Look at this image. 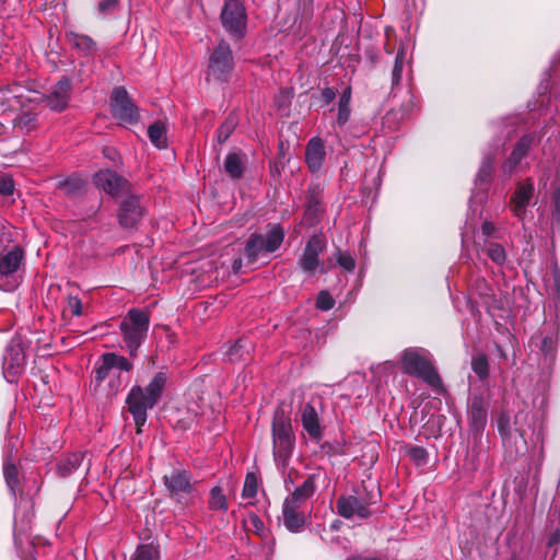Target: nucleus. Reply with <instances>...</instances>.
Returning <instances> with one entry per match:
<instances>
[{
	"label": "nucleus",
	"mask_w": 560,
	"mask_h": 560,
	"mask_svg": "<svg viewBox=\"0 0 560 560\" xmlns=\"http://www.w3.org/2000/svg\"><path fill=\"white\" fill-rule=\"evenodd\" d=\"M243 267V260L242 258H236L234 259L233 264H232V269L235 273H238L241 271Z\"/></svg>",
	"instance_id": "54"
},
{
	"label": "nucleus",
	"mask_w": 560,
	"mask_h": 560,
	"mask_svg": "<svg viewBox=\"0 0 560 560\" xmlns=\"http://www.w3.org/2000/svg\"><path fill=\"white\" fill-rule=\"evenodd\" d=\"M469 419L471 425L477 430H481L487 421V410L482 407L481 401H472L469 409Z\"/></svg>",
	"instance_id": "27"
},
{
	"label": "nucleus",
	"mask_w": 560,
	"mask_h": 560,
	"mask_svg": "<svg viewBox=\"0 0 560 560\" xmlns=\"http://www.w3.org/2000/svg\"><path fill=\"white\" fill-rule=\"evenodd\" d=\"M335 301L327 291H320L316 300L317 308L322 311H329L334 307Z\"/></svg>",
	"instance_id": "42"
},
{
	"label": "nucleus",
	"mask_w": 560,
	"mask_h": 560,
	"mask_svg": "<svg viewBox=\"0 0 560 560\" xmlns=\"http://www.w3.org/2000/svg\"><path fill=\"white\" fill-rule=\"evenodd\" d=\"M118 0H103L98 3V12L102 16L109 15L118 9Z\"/></svg>",
	"instance_id": "44"
},
{
	"label": "nucleus",
	"mask_w": 560,
	"mask_h": 560,
	"mask_svg": "<svg viewBox=\"0 0 560 560\" xmlns=\"http://www.w3.org/2000/svg\"><path fill=\"white\" fill-rule=\"evenodd\" d=\"M164 483L170 495L179 503H187L188 498L195 492L191 475L186 470H173L165 475Z\"/></svg>",
	"instance_id": "10"
},
{
	"label": "nucleus",
	"mask_w": 560,
	"mask_h": 560,
	"mask_svg": "<svg viewBox=\"0 0 560 560\" xmlns=\"http://www.w3.org/2000/svg\"><path fill=\"white\" fill-rule=\"evenodd\" d=\"M221 21L230 35L242 38L247 27V15L243 3L238 0H226L221 11Z\"/></svg>",
	"instance_id": "7"
},
{
	"label": "nucleus",
	"mask_w": 560,
	"mask_h": 560,
	"mask_svg": "<svg viewBox=\"0 0 560 560\" xmlns=\"http://www.w3.org/2000/svg\"><path fill=\"white\" fill-rule=\"evenodd\" d=\"M556 346V339L552 336H546L541 342V351L546 354H552Z\"/></svg>",
	"instance_id": "48"
},
{
	"label": "nucleus",
	"mask_w": 560,
	"mask_h": 560,
	"mask_svg": "<svg viewBox=\"0 0 560 560\" xmlns=\"http://www.w3.org/2000/svg\"><path fill=\"white\" fill-rule=\"evenodd\" d=\"M36 126V116L30 112L20 113L13 119V129L24 135L32 131Z\"/></svg>",
	"instance_id": "25"
},
{
	"label": "nucleus",
	"mask_w": 560,
	"mask_h": 560,
	"mask_svg": "<svg viewBox=\"0 0 560 560\" xmlns=\"http://www.w3.org/2000/svg\"><path fill=\"white\" fill-rule=\"evenodd\" d=\"M553 202L556 215L560 220V191L553 194Z\"/></svg>",
	"instance_id": "52"
},
{
	"label": "nucleus",
	"mask_w": 560,
	"mask_h": 560,
	"mask_svg": "<svg viewBox=\"0 0 560 560\" xmlns=\"http://www.w3.org/2000/svg\"><path fill=\"white\" fill-rule=\"evenodd\" d=\"M131 560H160L159 547L154 544L139 546Z\"/></svg>",
	"instance_id": "29"
},
{
	"label": "nucleus",
	"mask_w": 560,
	"mask_h": 560,
	"mask_svg": "<svg viewBox=\"0 0 560 560\" xmlns=\"http://www.w3.org/2000/svg\"><path fill=\"white\" fill-rule=\"evenodd\" d=\"M67 310L73 316H80L82 314V302L78 296L68 295L67 296Z\"/></svg>",
	"instance_id": "46"
},
{
	"label": "nucleus",
	"mask_w": 560,
	"mask_h": 560,
	"mask_svg": "<svg viewBox=\"0 0 560 560\" xmlns=\"http://www.w3.org/2000/svg\"><path fill=\"white\" fill-rule=\"evenodd\" d=\"M104 355L106 357V365H112L113 369L126 372L132 369L131 362L122 355H118L114 352H106Z\"/></svg>",
	"instance_id": "32"
},
{
	"label": "nucleus",
	"mask_w": 560,
	"mask_h": 560,
	"mask_svg": "<svg viewBox=\"0 0 560 560\" xmlns=\"http://www.w3.org/2000/svg\"><path fill=\"white\" fill-rule=\"evenodd\" d=\"M408 455L410 459H412L417 465H423L427 462V452L424 448L419 446H413L408 450Z\"/></svg>",
	"instance_id": "43"
},
{
	"label": "nucleus",
	"mask_w": 560,
	"mask_h": 560,
	"mask_svg": "<svg viewBox=\"0 0 560 560\" xmlns=\"http://www.w3.org/2000/svg\"><path fill=\"white\" fill-rule=\"evenodd\" d=\"M83 187V180L80 178H69L60 183V189L68 195H74Z\"/></svg>",
	"instance_id": "39"
},
{
	"label": "nucleus",
	"mask_w": 560,
	"mask_h": 560,
	"mask_svg": "<svg viewBox=\"0 0 560 560\" xmlns=\"http://www.w3.org/2000/svg\"><path fill=\"white\" fill-rule=\"evenodd\" d=\"M234 68L233 52L230 45L220 42L209 58L208 78L225 81Z\"/></svg>",
	"instance_id": "8"
},
{
	"label": "nucleus",
	"mask_w": 560,
	"mask_h": 560,
	"mask_svg": "<svg viewBox=\"0 0 560 560\" xmlns=\"http://www.w3.org/2000/svg\"><path fill=\"white\" fill-rule=\"evenodd\" d=\"M492 165L493 158H491L490 155L485 156L476 176V185H483L489 183L492 172Z\"/></svg>",
	"instance_id": "31"
},
{
	"label": "nucleus",
	"mask_w": 560,
	"mask_h": 560,
	"mask_svg": "<svg viewBox=\"0 0 560 560\" xmlns=\"http://www.w3.org/2000/svg\"><path fill=\"white\" fill-rule=\"evenodd\" d=\"M559 542H560V530H556V532L551 535V537H550V539H549L548 545H549V546H552V545H556V544H559Z\"/></svg>",
	"instance_id": "55"
},
{
	"label": "nucleus",
	"mask_w": 560,
	"mask_h": 560,
	"mask_svg": "<svg viewBox=\"0 0 560 560\" xmlns=\"http://www.w3.org/2000/svg\"><path fill=\"white\" fill-rule=\"evenodd\" d=\"M83 454L80 452L72 453L58 465V471L61 476H68L79 468L83 462Z\"/></svg>",
	"instance_id": "28"
},
{
	"label": "nucleus",
	"mask_w": 560,
	"mask_h": 560,
	"mask_svg": "<svg viewBox=\"0 0 560 560\" xmlns=\"http://www.w3.org/2000/svg\"><path fill=\"white\" fill-rule=\"evenodd\" d=\"M347 560H380L377 558H374V557H362V556H355V557H351Z\"/></svg>",
	"instance_id": "56"
},
{
	"label": "nucleus",
	"mask_w": 560,
	"mask_h": 560,
	"mask_svg": "<svg viewBox=\"0 0 560 560\" xmlns=\"http://www.w3.org/2000/svg\"><path fill=\"white\" fill-rule=\"evenodd\" d=\"M534 185L532 182L520 184L513 198H512V211L518 218H522L525 213V209L533 196Z\"/></svg>",
	"instance_id": "19"
},
{
	"label": "nucleus",
	"mask_w": 560,
	"mask_h": 560,
	"mask_svg": "<svg viewBox=\"0 0 560 560\" xmlns=\"http://www.w3.org/2000/svg\"><path fill=\"white\" fill-rule=\"evenodd\" d=\"M166 375L163 372L156 373L149 384L142 388L139 385L133 386L126 399L128 411L132 415L137 425L138 433L145 424L148 410L152 409L160 400L166 384Z\"/></svg>",
	"instance_id": "1"
},
{
	"label": "nucleus",
	"mask_w": 560,
	"mask_h": 560,
	"mask_svg": "<svg viewBox=\"0 0 560 560\" xmlns=\"http://www.w3.org/2000/svg\"><path fill=\"white\" fill-rule=\"evenodd\" d=\"M23 258H24V253L18 246H14L10 250H5L0 254V288L1 289L7 290V291L14 289L15 284H13V283L7 284L3 281L8 277L14 275L19 270V268L23 261Z\"/></svg>",
	"instance_id": "13"
},
{
	"label": "nucleus",
	"mask_w": 560,
	"mask_h": 560,
	"mask_svg": "<svg viewBox=\"0 0 560 560\" xmlns=\"http://www.w3.org/2000/svg\"><path fill=\"white\" fill-rule=\"evenodd\" d=\"M301 421L304 430L315 440L322 438V429L318 415L311 404H306L301 413Z\"/></svg>",
	"instance_id": "21"
},
{
	"label": "nucleus",
	"mask_w": 560,
	"mask_h": 560,
	"mask_svg": "<svg viewBox=\"0 0 560 560\" xmlns=\"http://www.w3.org/2000/svg\"><path fill=\"white\" fill-rule=\"evenodd\" d=\"M326 242L322 235H313L306 243L299 259V267L306 273L313 275L316 270L325 272L319 262V255L325 250Z\"/></svg>",
	"instance_id": "11"
},
{
	"label": "nucleus",
	"mask_w": 560,
	"mask_h": 560,
	"mask_svg": "<svg viewBox=\"0 0 560 560\" xmlns=\"http://www.w3.org/2000/svg\"><path fill=\"white\" fill-rule=\"evenodd\" d=\"M120 380L118 376H113L109 381V386H110V389L108 390L107 395L108 396H114L118 393L119 388H120Z\"/></svg>",
	"instance_id": "50"
},
{
	"label": "nucleus",
	"mask_w": 560,
	"mask_h": 560,
	"mask_svg": "<svg viewBox=\"0 0 560 560\" xmlns=\"http://www.w3.org/2000/svg\"><path fill=\"white\" fill-rule=\"evenodd\" d=\"M113 116L121 125L135 124L139 119V110L128 95L125 88L117 86L113 90L110 98Z\"/></svg>",
	"instance_id": "9"
},
{
	"label": "nucleus",
	"mask_w": 560,
	"mask_h": 560,
	"mask_svg": "<svg viewBox=\"0 0 560 560\" xmlns=\"http://www.w3.org/2000/svg\"><path fill=\"white\" fill-rule=\"evenodd\" d=\"M237 125L236 117L230 115L225 121L219 127L217 139L219 143H224L229 137L233 133L235 127Z\"/></svg>",
	"instance_id": "33"
},
{
	"label": "nucleus",
	"mask_w": 560,
	"mask_h": 560,
	"mask_svg": "<svg viewBox=\"0 0 560 560\" xmlns=\"http://www.w3.org/2000/svg\"><path fill=\"white\" fill-rule=\"evenodd\" d=\"M350 98L351 91L350 89H346L339 100V108H338V122L343 125L348 121L350 116Z\"/></svg>",
	"instance_id": "30"
},
{
	"label": "nucleus",
	"mask_w": 560,
	"mask_h": 560,
	"mask_svg": "<svg viewBox=\"0 0 560 560\" xmlns=\"http://www.w3.org/2000/svg\"><path fill=\"white\" fill-rule=\"evenodd\" d=\"M273 458L278 466L285 467L292 455L294 435L291 419L282 409H278L272 420Z\"/></svg>",
	"instance_id": "6"
},
{
	"label": "nucleus",
	"mask_w": 560,
	"mask_h": 560,
	"mask_svg": "<svg viewBox=\"0 0 560 560\" xmlns=\"http://www.w3.org/2000/svg\"><path fill=\"white\" fill-rule=\"evenodd\" d=\"M71 84L68 79H61L56 83L52 90L46 95L47 106L56 112H61L68 106L70 98Z\"/></svg>",
	"instance_id": "17"
},
{
	"label": "nucleus",
	"mask_w": 560,
	"mask_h": 560,
	"mask_svg": "<svg viewBox=\"0 0 560 560\" xmlns=\"http://www.w3.org/2000/svg\"><path fill=\"white\" fill-rule=\"evenodd\" d=\"M400 364L404 373L417 376L438 388L442 385L441 378L431 363V354L423 348H408L404 350Z\"/></svg>",
	"instance_id": "3"
},
{
	"label": "nucleus",
	"mask_w": 560,
	"mask_h": 560,
	"mask_svg": "<svg viewBox=\"0 0 560 560\" xmlns=\"http://www.w3.org/2000/svg\"><path fill=\"white\" fill-rule=\"evenodd\" d=\"M284 240V230L279 224L267 225L266 233H254L245 245L247 264H255L276 252Z\"/></svg>",
	"instance_id": "5"
},
{
	"label": "nucleus",
	"mask_w": 560,
	"mask_h": 560,
	"mask_svg": "<svg viewBox=\"0 0 560 560\" xmlns=\"http://www.w3.org/2000/svg\"><path fill=\"white\" fill-rule=\"evenodd\" d=\"M143 215V208L136 196L125 198L118 210V222L124 228H135Z\"/></svg>",
	"instance_id": "16"
},
{
	"label": "nucleus",
	"mask_w": 560,
	"mask_h": 560,
	"mask_svg": "<svg viewBox=\"0 0 560 560\" xmlns=\"http://www.w3.org/2000/svg\"><path fill=\"white\" fill-rule=\"evenodd\" d=\"M322 96H323L324 101L328 104L335 98L336 94L332 89L326 88L323 90Z\"/></svg>",
	"instance_id": "51"
},
{
	"label": "nucleus",
	"mask_w": 560,
	"mask_h": 560,
	"mask_svg": "<svg viewBox=\"0 0 560 560\" xmlns=\"http://www.w3.org/2000/svg\"><path fill=\"white\" fill-rule=\"evenodd\" d=\"M209 505L213 510H228L226 498L220 487L212 488L210 492Z\"/></svg>",
	"instance_id": "35"
},
{
	"label": "nucleus",
	"mask_w": 560,
	"mask_h": 560,
	"mask_svg": "<svg viewBox=\"0 0 560 560\" xmlns=\"http://www.w3.org/2000/svg\"><path fill=\"white\" fill-rule=\"evenodd\" d=\"M94 184L110 196H119L128 190V182L110 170H102L94 175Z\"/></svg>",
	"instance_id": "15"
},
{
	"label": "nucleus",
	"mask_w": 560,
	"mask_h": 560,
	"mask_svg": "<svg viewBox=\"0 0 560 560\" xmlns=\"http://www.w3.org/2000/svg\"><path fill=\"white\" fill-rule=\"evenodd\" d=\"M472 371L481 378H486L489 375L488 360L485 354H479L471 360Z\"/></svg>",
	"instance_id": "36"
},
{
	"label": "nucleus",
	"mask_w": 560,
	"mask_h": 560,
	"mask_svg": "<svg viewBox=\"0 0 560 560\" xmlns=\"http://www.w3.org/2000/svg\"><path fill=\"white\" fill-rule=\"evenodd\" d=\"M112 370V365H106V357L103 354L100 359L98 365L95 369L96 385H100L104 380L110 377Z\"/></svg>",
	"instance_id": "38"
},
{
	"label": "nucleus",
	"mask_w": 560,
	"mask_h": 560,
	"mask_svg": "<svg viewBox=\"0 0 560 560\" xmlns=\"http://www.w3.org/2000/svg\"><path fill=\"white\" fill-rule=\"evenodd\" d=\"M150 325V316L148 312L131 308L119 325L120 334L125 348L129 355L137 357L138 349L147 338Z\"/></svg>",
	"instance_id": "4"
},
{
	"label": "nucleus",
	"mask_w": 560,
	"mask_h": 560,
	"mask_svg": "<svg viewBox=\"0 0 560 560\" xmlns=\"http://www.w3.org/2000/svg\"><path fill=\"white\" fill-rule=\"evenodd\" d=\"M336 259H337V264L343 268L345 270L351 272L354 270L355 268V260L354 258L348 254V253H342V252H338L336 254Z\"/></svg>",
	"instance_id": "41"
},
{
	"label": "nucleus",
	"mask_w": 560,
	"mask_h": 560,
	"mask_svg": "<svg viewBox=\"0 0 560 560\" xmlns=\"http://www.w3.org/2000/svg\"><path fill=\"white\" fill-rule=\"evenodd\" d=\"M402 72V51H399L396 56L395 65L392 72V83L393 85L399 84L401 80Z\"/></svg>",
	"instance_id": "45"
},
{
	"label": "nucleus",
	"mask_w": 560,
	"mask_h": 560,
	"mask_svg": "<svg viewBox=\"0 0 560 560\" xmlns=\"http://www.w3.org/2000/svg\"><path fill=\"white\" fill-rule=\"evenodd\" d=\"M337 513L347 520H365L372 515L370 503L354 497L341 495L336 503Z\"/></svg>",
	"instance_id": "12"
},
{
	"label": "nucleus",
	"mask_w": 560,
	"mask_h": 560,
	"mask_svg": "<svg viewBox=\"0 0 560 560\" xmlns=\"http://www.w3.org/2000/svg\"><path fill=\"white\" fill-rule=\"evenodd\" d=\"M315 491V475H311L300 487L284 499L282 505V518L288 530L299 533L303 529L306 516L301 511V508L314 495Z\"/></svg>",
	"instance_id": "2"
},
{
	"label": "nucleus",
	"mask_w": 560,
	"mask_h": 560,
	"mask_svg": "<svg viewBox=\"0 0 560 560\" xmlns=\"http://www.w3.org/2000/svg\"><path fill=\"white\" fill-rule=\"evenodd\" d=\"M4 478L8 487L14 491V488L18 485V469L13 464H5L3 468Z\"/></svg>",
	"instance_id": "40"
},
{
	"label": "nucleus",
	"mask_w": 560,
	"mask_h": 560,
	"mask_svg": "<svg viewBox=\"0 0 560 560\" xmlns=\"http://www.w3.org/2000/svg\"><path fill=\"white\" fill-rule=\"evenodd\" d=\"M325 144L320 138H312L305 149V162L311 172H318L325 161Z\"/></svg>",
	"instance_id": "18"
},
{
	"label": "nucleus",
	"mask_w": 560,
	"mask_h": 560,
	"mask_svg": "<svg viewBox=\"0 0 560 560\" xmlns=\"http://www.w3.org/2000/svg\"><path fill=\"white\" fill-rule=\"evenodd\" d=\"M534 139L535 137L530 135L524 136L523 138L520 139V141L513 149L509 160L503 165L504 172L512 173L515 171L516 166L520 164L522 159L528 153Z\"/></svg>",
	"instance_id": "20"
},
{
	"label": "nucleus",
	"mask_w": 560,
	"mask_h": 560,
	"mask_svg": "<svg viewBox=\"0 0 560 560\" xmlns=\"http://www.w3.org/2000/svg\"><path fill=\"white\" fill-rule=\"evenodd\" d=\"M14 190V185L12 179L10 178H2L0 179V194L4 196L12 195Z\"/></svg>",
	"instance_id": "49"
},
{
	"label": "nucleus",
	"mask_w": 560,
	"mask_h": 560,
	"mask_svg": "<svg viewBox=\"0 0 560 560\" xmlns=\"http://www.w3.org/2000/svg\"><path fill=\"white\" fill-rule=\"evenodd\" d=\"M25 362L23 350L19 342L12 341L5 349L3 355V375L10 383L16 381L22 372Z\"/></svg>",
	"instance_id": "14"
},
{
	"label": "nucleus",
	"mask_w": 560,
	"mask_h": 560,
	"mask_svg": "<svg viewBox=\"0 0 560 560\" xmlns=\"http://www.w3.org/2000/svg\"><path fill=\"white\" fill-rule=\"evenodd\" d=\"M245 155L241 153H229L225 158L224 168L230 177L236 179L243 175Z\"/></svg>",
	"instance_id": "23"
},
{
	"label": "nucleus",
	"mask_w": 560,
	"mask_h": 560,
	"mask_svg": "<svg viewBox=\"0 0 560 560\" xmlns=\"http://www.w3.org/2000/svg\"><path fill=\"white\" fill-rule=\"evenodd\" d=\"M258 492V478L254 472H247L244 481L242 497L244 499H254Z\"/></svg>",
	"instance_id": "34"
},
{
	"label": "nucleus",
	"mask_w": 560,
	"mask_h": 560,
	"mask_svg": "<svg viewBox=\"0 0 560 560\" xmlns=\"http://www.w3.org/2000/svg\"><path fill=\"white\" fill-rule=\"evenodd\" d=\"M4 129H5V127L2 124H0V135H3Z\"/></svg>",
	"instance_id": "57"
},
{
	"label": "nucleus",
	"mask_w": 560,
	"mask_h": 560,
	"mask_svg": "<svg viewBox=\"0 0 560 560\" xmlns=\"http://www.w3.org/2000/svg\"><path fill=\"white\" fill-rule=\"evenodd\" d=\"M487 255L498 265L505 261L506 255L502 245L497 243H489L485 248Z\"/></svg>",
	"instance_id": "37"
},
{
	"label": "nucleus",
	"mask_w": 560,
	"mask_h": 560,
	"mask_svg": "<svg viewBox=\"0 0 560 560\" xmlns=\"http://www.w3.org/2000/svg\"><path fill=\"white\" fill-rule=\"evenodd\" d=\"M252 350V343L248 340L240 339L226 352L230 361L247 360Z\"/></svg>",
	"instance_id": "26"
},
{
	"label": "nucleus",
	"mask_w": 560,
	"mask_h": 560,
	"mask_svg": "<svg viewBox=\"0 0 560 560\" xmlns=\"http://www.w3.org/2000/svg\"><path fill=\"white\" fill-rule=\"evenodd\" d=\"M493 231H494V226H493V224L491 222H485L482 224V233L486 236H489Z\"/></svg>",
	"instance_id": "53"
},
{
	"label": "nucleus",
	"mask_w": 560,
	"mask_h": 560,
	"mask_svg": "<svg viewBox=\"0 0 560 560\" xmlns=\"http://www.w3.org/2000/svg\"><path fill=\"white\" fill-rule=\"evenodd\" d=\"M67 39L72 47L83 51L84 54H91L95 49L94 40L86 35L71 32L67 34Z\"/></svg>",
	"instance_id": "24"
},
{
	"label": "nucleus",
	"mask_w": 560,
	"mask_h": 560,
	"mask_svg": "<svg viewBox=\"0 0 560 560\" xmlns=\"http://www.w3.org/2000/svg\"><path fill=\"white\" fill-rule=\"evenodd\" d=\"M319 211V205L317 201L310 202L307 209L305 211L304 218L310 223L313 224L316 219L317 212Z\"/></svg>",
	"instance_id": "47"
},
{
	"label": "nucleus",
	"mask_w": 560,
	"mask_h": 560,
	"mask_svg": "<svg viewBox=\"0 0 560 560\" xmlns=\"http://www.w3.org/2000/svg\"><path fill=\"white\" fill-rule=\"evenodd\" d=\"M166 126L162 121H155L148 128V137L151 143L158 149H164L167 145Z\"/></svg>",
	"instance_id": "22"
}]
</instances>
